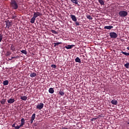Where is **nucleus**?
<instances>
[{"mask_svg":"<svg viewBox=\"0 0 129 129\" xmlns=\"http://www.w3.org/2000/svg\"><path fill=\"white\" fill-rule=\"evenodd\" d=\"M70 17H71V18L72 19V21H73V22L77 21V19L76 18V17L75 16V15H71L70 16Z\"/></svg>","mask_w":129,"mask_h":129,"instance_id":"7","label":"nucleus"},{"mask_svg":"<svg viewBox=\"0 0 129 129\" xmlns=\"http://www.w3.org/2000/svg\"><path fill=\"white\" fill-rule=\"evenodd\" d=\"M30 76L32 78H33V77H36V76H37V74H36L35 73H31L30 74Z\"/></svg>","mask_w":129,"mask_h":129,"instance_id":"16","label":"nucleus"},{"mask_svg":"<svg viewBox=\"0 0 129 129\" xmlns=\"http://www.w3.org/2000/svg\"><path fill=\"white\" fill-rule=\"evenodd\" d=\"M75 61L78 63H81V59H80L79 57H77L75 59Z\"/></svg>","mask_w":129,"mask_h":129,"instance_id":"15","label":"nucleus"},{"mask_svg":"<svg viewBox=\"0 0 129 129\" xmlns=\"http://www.w3.org/2000/svg\"><path fill=\"white\" fill-rule=\"evenodd\" d=\"M8 103H14L15 102V99L11 98L9 100H8Z\"/></svg>","mask_w":129,"mask_h":129,"instance_id":"12","label":"nucleus"},{"mask_svg":"<svg viewBox=\"0 0 129 129\" xmlns=\"http://www.w3.org/2000/svg\"><path fill=\"white\" fill-rule=\"evenodd\" d=\"M87 18L89 20H92V17L90 15L87 16Z\"/></svg>","mask_w":129,"mask_h":129,"instance_id":"31","label":"nucleus"},{"mask_svg":"<svg viewBox=\"0 0 129 129\" xmlns=\"http://www.w3.org/2000/svg\"><path fill=\"white\" fill-rule=\"evenodd\" d=\"M20 52L22 53V54H24L25 55H27V51L26 50H20Z\"/></svg>","mask_w":129,"mask_h":129,"instance_id":"23","label":"nucleus"},{"mask_svg":"<svg viewBox=\"0 0 129 129\" xmlns=\"http://www.w3.org/2000/svg\"><path fill=\"white\" fill-rule=\"evenodd\" d=\"M20 98L22 100H24V101H26V100L28 99V97H27V96H21Z\"/></svg>","mask_w":129,"mask_h":129,"instance_id":"11","label":"nucleus"},{"mask_svg":"<svg viewBox=\"0 0 129 129\" xmlns=\"http://www.w3.org/2000/svg\"><path fill=\"white\" fill-rule=\"evenodd\" d=\"M11 49L12 50V51H16V48H15V46L14 45H11Z\"/></svg>","mask_w":129,"mask_h":129,"instance_id":"28","label":"nucleus"},{"mask_svg":"<svg viewBox=\"0 0 129 129\" xmlns=\"http://www.w3.org/2000/svg\"><path fill=\"white\" fill-rule=\"evenodd\" d=\"M59 94L63 96V95H64V92L61 91H59Z\"/></svg>","mask_w":129,"mask_h":129,"instance_id":"30","label":"nucleus"},{"mask_svg":"<svg viewBox=\"0 0 129 129\" xmlns=\"http://www.w3.org/2000/svg\"><path fill=\"white\" fill-rule=\"evenodd\" d=\"M51 33H52V34H55V35L58 34V32H57L55 30H51Z\"/></svg>","mask_w":129,"mask_h":129,"instance_id":"24","label":"nucleus"},{"mask_svg":"<svg viewBox=\"0 0 129 129\" xmlns=\"http://www.w3.org/2000/svg\"><path fill=\"white\" fill-rule=\"evenodd\" d=\"M113 28V26H104V29H106L107 30H111V29Z\"/></svg>","mask_w":129,"mask_h":129,"instance_id":"10","label":"nucleus"},{"mask_svg":"<svg viewBox=\"0 0 129 129\" xmlns=\"http://www.w3.org/2000/svg\"><path fill=\"white\" fill-rule=\"evenodd\" d=\"M6 27L8 28V29H9V28H11L12 26H13V24H12V21H10V20H7L5 22Z\"/></svg>","mask_w":129,"mask_h":129,"instance_id":"3","label":"nucleus"},{"mask_svg":"<svg viewBox=\"0 0 129 129\" xmlns=\"http://www.w3.org/2000/svg\"><path fill=\"white\" fill-rule=\"evenodd\" d=\"M48 92H49L51 94H53L54 93V89L53 88H50L48 90Z\"/></svg>","mask_w":129,"mask_h":129,"instance_id":"13","label":"nucleus"},{"mask_svg":"<svg viewBox=\"0 0 129 129\" xmlns=\"http://www.w3.org/2000/svg\"><path fill=\"white\" fill-rule=\"evenodd\" d=\"M18 58H19V56H12V57H11V58H9L8 60H9V61H12V60H13V59H15V58L17 59Z\"/></svg>","mask_w":129,"mask_h":129,"instance_id":"18","label":"nucleus"},{"mask_svg":"<svg viewBox=\"0 0 129 129\" xmlns=\"http://www.w3.org/2000/svg\"><path fill=\"white\" fill-rule=\"evenodd\" d=\"M111 104H113V105H117L118 103L117 100H115V99H114L111 100Z\"/></svg>","mask_w":129,"mask_h":129,"instance_id":"8","label":"nucleus"},{"mask_svg":"<svg viewBox=\"0 0 129 129\" xmlns=\"http://www.w3.org/2000/svg\"><path fill=\"white\" fill-rule=\"evenodd\" d=\"M127 124H129V119H128V120L126 121Z\"/></svg>","mask_w":129,"mask_h":129,"instance_id":"42","label":"nucleus"},{"mask_svg":"<svg viewBox=\"0 0 129 129\" xmlns=\"http://www.w3.org/2000/svg\"><path fill=\"white\" fill-rule=\"evenodd\" d=\"M11 54H12V53H11V52L10 51H7L6 53V56H10L11 55Z\"/></svg>","mask_w":129,"mask_h":129,"instance_id":"32","label":"nucleus"},{"mask_svg":"<svg viewBox=\"0 0 129 129\" xmlns=\"http://www.w3.org/2000/svg\"><path fill=\"white\" fill-rule=\"evenodd\" d=\"M128 66H129V62H127V63L124 64V67H125V68H128Z\"/></svg>","mask_w":129,"mask_h":129,"instance_id":"33","label":"nucleus"},{"mask_svg":"<svg viewBox=\"0 0 129 129\" xmlns=\"http://www.w3.org/2000/svg\"><path fill=\"white\" fill-rule=\"evenodd\" d=\"M51 67H52V68H56V64H52Z\"/></svg>","mask_w":129,"mask_h":129,"instance_id":"36","label":"nucleus"},{"mask_svg":"<svg viewBox=\"0 0 129 129\" xmlns=\"http://www.w3.org/2000/svg\"><path fill=\"white\" fill-rule=\"evenodd\" d=\"M24 124H25L24 123H22V122H21V124L19 125V126H20V127H22V126H23V125H24Z\"/></svg>","mask_w":129,"mask_h":129,"instance_id":"39","label":"nucleus"},{"mask_svg":"<svg viewBox=\"0 0 129 129\" xmlns=\"http://www.w3.org/2000/svg\"><path fill=\"white\" fill-rule=\"evenodd\" d=\"M99 4L101 5V6H104V2H103V0H98Z\"/></svg>","mask_w":129,"mask_h":129,"instance_id":"20","label":"nucleus"},{"mask_svg":"<svg viewBox=\"0 0 129 129\" xmlns=\"http://www.w3.org/2000/svg\"><path fill=\"white\" fill-rule=\"evenodd\" d=\"M96 119H97V118H93L91 119V121H94V120H96Z\"/></svg>","mask_w":129,"mask_h":129,"instance_id":"35","label":"nucleus"},{"mask_svg":"<svg viewBox=\"0 0 129 129\" xmlns=\"http://www.w3.org/2000/svg\"><path fill=\"white\" fill-rule=\"evenodd\" d=\"M2 41H3V34L0 31V43L2 42Z\"/></svg>","mask_w":129,"mask_h":129,"instance_id":"25","label":"nucleus"},{"mask_svg":"<svg viewBox=\"0 0 129 129\" xmlns=\"http://www.w3.org/2000/svg\"><path fill=\"white\" fill-rule=\"evenodd\" d=\"M33 14H34L33 17H34V18H35V19H36L37 18H38V17L41 16V14L40 13V12H34Z\"/></svg>","mask_w":129,"mask_h":129,"instance_id":"6","label":"nucleus"},{"mask_svg":"<svg viewBox=\"0 0 129 129\" xmlns=\"http://www.w3.org/2000/svg\"><path fill=\"white\" fill-rule=\"evenodd\" d=\"M21 121L22 123H24L25 124V118H22L21 120Z\"/></svg>","mask_w":129,"mask_h":129,"instance_id":"34","label":"nucleus"},{"mask_svg":"<svg viewBox=\"0 0 129 129\" xmlns=\"http://www.w3.org/2000/svg\"><path fill=\"white\" fill-rule=\"evenodd\" d=\"M12 127H15V128H16V124L15 123L13 124Z\"/></svg>","mask_w":129,"mask_h":129,"instance_id":"40","label":"nucleus"},{"mask_svg":"<svg viewBox=\"0 0 129 129\" xmlns=\"http://www.w3.org/2000/svg\"><path fill=\"white\" fill-rule=\"evenodd\" d=\"M33 121H34V120L31 119V120H30V123H33Z\"/></svg>","mask_w":129,"mask_h":129,"instance_id":"41","label":"nucleus"},{"mask_svg":"<svg viewBox=\"0 0 129 129\" xmlns=\"http://www.w3.org/2000/svg\"><path fill=\"white\" fill-rule=\"evenodd\" d=\"M74 45H68L67 46H65V48L66 49H72L73 47H74Z\"/></svg>","mask_w":129,"mask_h":129,"instance_id":"9","label":"nucleus"},{"mask_svg":"<svg viewBox=\"0 0 129 129\" xmlns=\"http://www.w3.org/2000/svg\"><path fill=\"white\" fill-rule=\"evenodd\" d=\"M127 50H129V47H127Z\"/></svg>","mask_w":129,"mask_h":129,"instance_id":"43","label":"nucleus"},{"mask_svg":"<svg viewBox=\"0 0 129 129\" xmlns=\"http://www.w3.org/2000/svg\"><path fill=\"white\" fill-rule=\"evenodd\" d=\"M12 19H13V20H16V19L17 18V16L16 15H14V14H12Z\"/></svg>","mask_w":129,"mask_h":129,"instance_id":"29","label":"nucleus"},{"mask_svg":"<svg viewBox=\"0 0 129 129\" xmlns=\"http://www.w3.org/2000/svg\"><path fill=\"white\" fill-rule=\"evenodd\" d=\"M76 26H79L80 24H79V22H77V21H76Z\"/></svg>","mask_w":129,"mask_h":129,"instance_id":"38","label":"nucleus"},{"mask_svg":"<svg viewBox=\"0 0 129 129\" xmlns=\"http://www.w3.org/2000/svg\"><path fill=\"white\" fill-rule=\"evenodd\" d=\"M118 15L120 18H125L127 16L128 13L127 12L124 10H121L119 12Z\"/></svg>","mask_w":129,"mask_h":129,"instance_id":"2","label":"nucleus"},{"mask_svg":"<svg viewBox=\"0 0 129 129\" xmlns=\"http://www.w3.org/2000/svg\"><path fill=\"white\" fill-rule=\"evenodd\" d=\"M10 4L11 8L13 10H18L19 8V5H18V3H17L16 0H11Z\"/></svg>","mask_w":129,"mask_h":129,"instance_id":"1","label":"nucleus"},{"mask_svg":"<svg viewBox=\"0 0 129 129\" xmlns=\"http://www.w3.org/2000/svg\"><path fill=\"white\" fill-rule=\"evenodd\" d=\"M3 84L4 85H9V81L8 80H5L3 82Z\"/></svg>","mask_w":129,"mask_h":129,"instance_id":"21","label":"nucleus"},{"mask_svg":"<svg viewBox=\"0 0 129 129\" xmlns=\"http://www.w3.org/2000/svg\"><path fill=\"white\" fill-rule=\"evenodd\" d=\"M71 2H72V3H73V4H75V5H78V6H79L78 5V0H71Z\"/></svg>","mask_w":129,"mask_h":129,"instance_id":"17","label":"nucleus"},{"mask_svg":"<svg viewBox=\"0 0 129 129\" xmlns=\"http://www.w3.org/2000/svg\"><path fill=\"white\" fill-rule=\"evenodd\" d=\"M109 36L111 38L115 39L117 38V34L115 32H110L109 33Z\"/></svg>","mask_w":129,"mask_h":129,"instance_id":"4","label":"nucleus"},{"mask_svg":"<svg viewBox=\"0 0 129 129\" xmlns=\"http://www.w3.org/2000/svg\"><path fill=\"white\" fill-rule=\"evenodd\" d=\"M21 127L20 126V125L18 126H16L15 128V129H19Z\"/></svg>","mask_w":129,"mask_h":129,"instance_id":"37","label":"nucleus"},{"mask_svg":"<svg viewBox=\"0 0 129 129\" xmlns=\"http://www.w3.org/2000/svg\"><path fill=\"white\" fill-rule=\"evenodd\" d=\"M54 47H56V46H58V45H60V44H62V42H56L54 43Z\"/></svg>","mask_w":129,"mask_h":129,"instance_id":"26","label":"nucleus"},{"mask_svg":"<svg viewBox=\"0 0 129 129\" xmlns=\"http://www.w3.org/2000/svg\"><path fill=\"white\" fill-rule=\"evenodd\" d=\"M6 101H7V100L6 99H2L1 100V104H5L6 103Z\"/></svg>","mask_w":129,"mask_h":129,"instance_id":"19","label":"nucleus"},{"mask_svg":"<svg viewBox=\"0 0 129 129\" xmlns=\"http://www.w3.org/2000/svg\"><path fill=\"white\" fill-rule=\"evenodd\" d=\"M122 54H123V55H125V56H129V53L127 52L122 51Z\"/></svg>","mask_w":129,"mask_h":129,"instance_id":"27","label":"nucleus"},{"mask_svg":"<svg viewBox=\"0 0 129 129\" xmlns=\"http://www.w3.org/2000/svg\"><path fill=\"white\" fill-rule=\"evenodd\" d=\"M36 118V114L35 113H34L32 114V116H31V119H32L33 120H35V118Z\"/></svg>","mask_w":129,"mask_h":129,"instance_id":"22","label":"nucleus"},{"mask_svg":"<svg viewBox=\"0 0 129 129\" xmlns=\"http://www.w3.org/2000/svg\"><path fill=\"white\" fill-rule=\"evenodd\" d=\"M35 21H36V18H35L34 16L31 18L30 23L31 24H34L35 23Z\"/></svg>","mask_w":129,"mask_h":129,"instance_id":"14","label":"nucleus"},{"mask_svg":"<svg viewBox=\"0 0 129 129\" xmlns=\"http://www.w3.org/2000/svg\"><path fill=\"white\" fill-rule=\"evenodd\" d=\"M43 107H44V104L42 103H40L36 106L37 109H39L40 110V109H42Z\"/></svg>","mask_w":129,"mask_h":129,"instance_id":"5","label":"nucleus"}]
</instances>
